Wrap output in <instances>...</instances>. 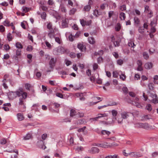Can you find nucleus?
Listing matches in <instances>:
<instances>
[{
	"mask_svg": "<svg viewBox=\"0 0 158 158\" xmlns=\"http://www.w3.org/2000/svg\"><path fill=\"white\" fill-rule=\"evenodd\" d=\"M16 95L20 97L19 98V105L23 106L24 108H25L24 102L27 96V93L22 90L16 91L15 92H11L10 94V96L11 98H14L16 97Z\"/></svg>",
	"mask_w": 158,
	"mask_h": 158,
	"instance_id": "f257e3e1",
	"label": "nucleus"
},
{
	"mask_svg": "<svg viewBox=\"0 0 158 158\" xmlns=\"http://www.w3.org/2000/svg\"><path fill=\"white\" fill-rule=\"evenodd\" d=\"M129 113L127 111H123L121 113V118H119L118 120L119 124H121L123 123V119H127L129 116Z\"/></svg>",
	"mask_w": 158,
	"mask_h": 158,
	"instance_id": "f03ea898",
	"label": "nucleus"
},
{
	"mask_svg": "<svg viewBox=\"0 0 158 158\" xmlns=\"http://www.w3.org/2000/svg\"><path fill=\"white\" fill-rule=\"evenodd\" d=\"M147 93L149 96L152 98L151 100V102L153 103L156 104L158 103V98L156 94L151 93L150 91H148Z\"/></svg>",
	"mask_w": 158,
	"mask_h": 158,
	"instance_id": "7ed1b4c3",
	"label": "nucleus"
},
{
	"mask_svg": "<svg viewBox=\"0 0 158 158\" xmlns=\"http://www.w3.org/2000/svg\"><path fill=\"white\" fill-rule=\"evenodd\" d=\"M65 49L63 47H60L55 48L53 51V53L56 55H59L65 52Z\"/></svg>",
	"mask_w": 158,
	"mask_h": 158,
	"instance_id": "20e7f679",
	"label": "nucleus"
},
{
	"mask_svg": "<svg viewBox=\"0 0 158 158\" xmlns=\"http://www.w3.org/2000/svg\"><path fill=\"white\" fill-rule=\"evenodd\" d=\"M108 115L106 113L99 114L97 115V116L95 118H91L90 119V120H92L93 121H97L98 119L102 117H106Z\"/></svg>",
	"mask_w": 158,
	"mask_h": 158,
	"instance_id": "39448f33",
	"label": "nucleus"
},
{
	"mask_svg": "<svg viewBox=\"0 0 158 158\" xmlns=\"http://www.w3.org/2000/svg\"><path fill=\"white\" fill-rule=\"evenodd\" d=\"M113 144H111V145H110V144L108 143H98L96 144L95 145L98 147H101L102 148H110L113 145Z\"/></svg>",
	"mask_w": 158,
	"mask_h": 158,
	"instance_id": "423d86ee",
	"label": "nucleus"
},
{
	"mask_svg": "<svg viewBox=\"0 0 158 158\" xmlns=\"http://www.w3.org/2000/svg\"><path fill=\"white\" fill-rule=\"evenodd\" d=\"M99 149L97 147H93L88 150V152L91 154H94L98 153Z\"/></svg>",
	"mask_w": 158,
	"mask_h": 158,
	"instance_id": "0eeeda50",
	"label": "nucleus"
},
{
	"mask_svg": "<svg viewBox=\"0 0 158 158\" xmlns=\"http://www.w3.org/2000/svg\"><path fill=\"white\" fill-rule=\"evenodd\" d=\"M77 48L79 49L81 52L85 51L86 47L85 45L84 44L82 43H79L77 44Z\"/></svg>",
	"mask_w": 158,
	"mask_h": 158,
	"instance_id": "6e6552de",
	"label": "nucleus"
},
{
	"mask_svg": "<svg viewBox=\"0 0 158 158\" xmlns=\"http://www.w3.org/2000/svg\"><path fill=\"white\" fill-rule=\"evenodd\" d=\"M130 155L131 157L138 158L142 156V155L139 152H133L130 153Z\"/></svg>",
	"mask_w": 158,
	"mask_h": 158,
	"instance_id": "1a4fd4ad",
	"label": "nucleus"
},
{
	"mask_svg": "<svg viewBox=\"0 0 158 158\" xmlns=\"http://www.w3.org/2000/svg\"><path fill=\"white\" fill-rule=\"evenodd\" d=\"M68 19L65 18H63L62 20L61 26L62 28H66L68 26Z\"/></svg>",
	"mask_w": 158,
	"mask_h": 158,
	"instance_id": "9d476101",
	"label": "nucleus"
},
{
	"mask_svg": "<svg viewBox=\"0 0 158 158\" xmlns=\"http://www.w3.org/2000/svg\"><path fill=\"white\" fill-rule=\"evenodd\" d=\"M78 112H77L74 109H72L70 111V116L71 117L77 118V114H78Z\"/></svg>",
	"mask_w": 158,
	"mask_h": 158,
	"instance_id": "9b49d317",
	"label": "nucleus"
},
{
	"mask_svg": "<svg viewBox=\"0 0 158 158\" xmlns=\"http://www.w3.org/2000/svg\"><path fill=\"white\" fill-rule=\"evenodd\" d=\"M56 58H52L50 60L49 64L50 65V67L52 68L54 65L55 63H56Z\"/></svg>",
	"mask_w": 158,
	"mask_h": 158,
	"instance_id": "f8f14e48",
	"label": "nucleus"
},
{
	"mask_svg": "<svg viewBox=\"0 0 158 158\" xmlns=\"http://www.w3.org/2000/svg\"><path fill=\"white\" fill-rule=\"evenodd\" d=\"M144 67L147 69H150L152 67V64L151 62L147 63L145 64Z\"/></svg>",
	"mask_w": 158,
	"mask_h": 158,
	"instance_id": "ddd939ff",
	"label": "nucleus"
},
{
	"mask_svg": "<svg viewBox=\"0 0 158 158\" xmlns=\"http://www.w3.org/2000/svg\"><path fill=\"white\" fill-rule=\"evenodd\" d=\"M18 119L19 121H22L24 119L23 114L22 113H19L17 114Z\"/></svg>",
	"mask_w": 158,
	"mask_h": 158,
	"instance_id": "4468645a",
	"label": "nucleus"
},
{
	"mask_svg": "<svg viewBox=\"0 0 158 158\" xmlns=\"http://www.w3.org/2000/svg\"><path fill=\"white\" fill-rule=\"evenodd\" d=\"M138 125L139 127H143L145 129H147L149 127L148 124L147 123H139L138 124Z\"/></svg>",
	"mask_w": 158,
	"mask_h": 158,
	"instance_id": "2eb2a0df",
	"label": "nucleus"
},
{
	"mask_svg": "<svg viewBox=\"0 0 158 158\" xmlns=\"http://www.w3.org/2000/svg\"><path fill=\"white\" fill-rule=\"evenodd\" d=\"M119 73L120 74L119 75L120 78L123 81L125 80L126 78V76L124 74V73H123L121 71H119Z\"/></svg>",
	"mask_w": 158,
	"mask_h": 158,
	"instance_id": "dca6fc26",
	"label": "nucleus"
},
{
	"mask_svg": "<svg viewBox=\"0 0 158 158\" xmlns=\"http://www.w3.org/2000/svg\"><path fill=\"white\" fill-rule=\"evenodd\" d=\"M128 45L129 47L133 48H134L136 46V45L135 44L133 41L131 40H130L129 41Z\"/></svg>",
	"mask_w": 158,
	"mask_h": 158,
	"instance_id": "f3484780",
	"label": "nucleus"
},
{
	"mask_svg": "<svg viewBox=\"0 0 158 158\" xmlns=\"http://www.w3.org/2000/svg\"><path fill=\"white\" fill-rule=\"evenodd\" d=\"M48 36L50 38H52L54 37V30H52L51 31H50L49 32L48 34Z\"/></svg>",
	"mask_w": 158,
	"mask_h": 158,
	"instance_id": "a211bd4d",
	"label": "nucleus"
},
{
	"mask_svg": "<svg viewBox=\"0 0 158 158\" xmlns=\"http://www.w3.org/2000/svg\"><path fill=\"white\" fill-rule=\"evenodd\" d=\"M32 134L31 133H28L24 137L23 139L25 140H28L32 138Z\"/></svg>",
	"mask_w": 158,
	"mask_h": 158,
	"instance_id": "6ab92c4d",
	"label": "nucleus"
},
{
	"mask_svg": "<svg viewBox=\"0 0 158 158\" xmlns=\"http://www.w3.org/2000/svg\"><path fill=\"white\" fill-rule=\"evenodd\" d=\"M89 42L91 44H94L95 43L94 38L92 37H89L88 39Z\"/></svg>",
	"mask_w": 158,
	"mask_h": 158,
	"instance_id": "aec40b11",
	"label": "nucleus"
},
{
	"mask_svg": "<svg viewBox=\"0 0 158 158\" xmlns=\"http://www.w3.org/2000/svg\"><path fill=\"white\" fill-rule=\"evenodd\" d=\"M157 20L156 18H154L151 23V25L152 27H155L157 24Z\"/></svg>",
	"mask_w": 158,
	"mask_h": 158,
	"instance_id": "412c9836",
	"label": "nucleus"
},
{
	"mask_svg": "<svg viewBox=\"0 0 158 158\" xmlns=\"http://www.w3.org/2000/svg\"><path fill=\"white\" fill-rule=\"evenodd\" d=\"M148 88L150 91H152L154 89V85L153 83H151L148 84Z\"/></svg>",
	"mask_w": 158,
	"mask_h": 158,
	"instance_id": "4be33fe9",
	"label": "nucleus"
},
{
	"mask_svg": "<svg viewBox=\"0 0 158 158\" xmlns=\"http://www.w3.org/2000/svg\"><path fill=\"white\" fill-rule=\"evenodd\" d=\"M134 21L135 25H139L140 23L139 19L137 17H135L134 19Z\"/></svg>",
	"mask_w": 158,
	"mask_h": 158,
	"instance_id": "5701e85b",
	"label": "nucleus"
},
{
	"mask_svg": "<svg viewBox=\"0 0 158 158\" xmlns=\"http://www.w3.org/2000/svg\"><path fill=\"white\" fill-rule=\"evenodd\" d=\"M76 96L77 97H80V99L81 101H84L85 100V98L83 97V93H77Z\"/></svg>",
	"mask_w": 158,
	"mask_h": 158,
	"instance_id": "b1692460",
	"label": "nucleus"
},
{
	"mask_svg": "<svg viewBox=\"0 0 158 158\" xmlns=\"http://www.w3.org/2000/svg\"><path fill=\"white\" fill-rule=\"evenodd\" d=\"M119 17L121 20H124L126 18L125 14L123 12H121L119 15Z\"/></svg>",
	"mask_w": 158,
	"mask_h": 158,
	"instance_id": "393cba45",
	"label": "nucleus"
},
{
	"mask_svg": "<svg viewBox=\"0 0 158 158\" xmlns=\"http://www.w3.org/2000/svg\"><path fill=\"white\" fill-rule=\"evenodd\" d=\"M145 109L148 111H150L152 110V106L150 104H148L146 105Z\"/></svg>",
	"mask_w": 158,
	"mask_h": 158,
	"instance_id": "a878e982",
	"label": "nucleus"
},
{
	"mask_svg": "<svg viewBox=\"0 0 158 158\" xmlns=\"http://www.w3.org/2000/svg\"><path fill=\"white\" fill-rule=\"evenodd\" d=\"M152 158H156L158 156V152H154L151 154Z\"/></svg>",
	"mask_w": 158,
	"mask_h": 158,
	"instance_id": "bb28decb",
	"label": "nucleus"
},
{
	"mask_svg": "<svg viewBox=\"0 0 158 158\" xmlns=\"http://www.w3.org/2000/svg\"><path fill=\"white\" fill-rule=\"evenodd\" d=\"M60 9L61 11L63 12L66 13L67 11L65 7L63 5H60Z\"/></svg>",
	"mask_w": 158,
	"mask_h": 158,
	"instance_id": "cd10ccee",
	"label": "nucleus"
},
{
	"mask_svg": "<svg viewBox=\"0 0 158 158\" xmlns=\"http://www.w3.org/2000/svg\"><path fill=\"white\" fill-rule=\"evenodd\" d=\"M55 40L56 42L57 43L59 44H61L62 42L61 40L58 37H55Z\"/></svg>",
	"mask_w": 158,
	"mask_h": 158,
	"instance_id": "c85d7f7f",
	"label": "nucleus"
},
{
	"mask_svg": "<svg viewBox=\"0 0 158 158\" xmlns=\"http://www.w3.org/2000/svg\"><path fill=\"white\" fill-rule=\"evenodd\" d=\"M101 133L103 135H109L110 134V132L109 131H107L106 130H102L101 131Z\"/></svg>",
	"mask_w": 158,
	"mask_h": 158,
	"instance_id": "c756f323",
	"label": "nucleus"
},
{
	"mask_svg": "<svg viewBox=\"0 0 158 158\" xmlns=\"http://www.w3.org/2000/svg\"><path fill=\"white\" fill-rule=\"evenodd\" d=\"M99 102V101L97 102H88L87 103V105L89 106H91L93 105H94L96 104L97 103H98Z\"/></svg>",
	"mask_w": 158,
	"mask_h": 158,
	"instance_id": "7c9ffc66",
	"label": "nucleus"
},
{
	"mask_svg": "<svg viewBox=\"0 0 158 158\" xmlns=\"http://www.w3.org/2000/svg\"><path fill=\"white\" fill-rule=\"evenodd\" d=\"M47 27L49 30V31H51L52 30H54L52 28V23H49L48 24Z\"/></svg>",
	"mask_w": 158,
	"mask_h": 158,
	"instance_id": "2f4dec72",
	"label": "nucleus"
},
{
	"mask_svg": "<svg viewBox=\"0 0 158 158\" xmlns=\"http://www.w3.org/2000/svg\"><path fill=\"white\" fill-rule=\"evenodd\" d=\"M124 63V61L122 59H118L117 60V63L118 65H122Z\"/></svg>",
	"mask_w": 158,
	"mask_h": 158,
	"instance_id": "473e14b6",
	"label": "nucleus"
},
{
	"mask_svg": "<svg viewBox=\"0 0 158 158\" xmlns=\"http://www.w3.org/2000/svg\"><path fill=\"white\" fill-rule=\"evenodd\" d=\"M119 156L118 155H114L113 156H106L105 158H119Z\"/></svg>",
	"mask_w": 158,
	"mask_h": 158,
	"instance_id": "72a5a7b5",
	"label": "nucleus"
},
{
	"mask_svg": "<svg viewBox=\"0 0 158 158\" xmlns=\"http://www.w3.org/2000/svg\"><path fill=\"white\" fill-rule=\"evenodd\" d=\"M121 28V26L119 23H118L115 27V29L117 31H119Z\"/></svg>",
	"mask_w": 158,
	"mask_h": 158,
	"instance_id": "f704fd0d",
	"label": "nucleus"
},
{
	"mask_svg": "<svg viewBox=\"0 0 158 158\" xmlns=\"http://www.w3.org/2000/svg\"><path fill=\"white\" fill-rule=\"evenodd\" d=\"M85 123H86L85 119H81L78 121L77 123L79 124H83Z\"/></svg>",
	"mask_w": 158,
	"mask_h": 158,
	"instance_id": "c9c22d12",
	"label": "nucleus"
},
{
	"mask_svg": "<svg viewBox=\"0 0 158 158\" xmlns=\"http://www.w3.org/2000/svg\"><path fill=\"white\" fill-rule=\"evenodd\" d=\"M91 8V6L89 5H87L85 6L84 8V10L88 11H89Z\"/></svg>",
	"mask_w": 158,
	"mask_h": 158,
	"instance_id": "e433bc0d",
	"label": "nucleus"
},
{
	"mask_svg": "<svg viewBox=\"0 0 158 158\" xmlns=\"http://www.w3.org/2000/svg\"><path fill=\"white\" fill-rule=\"evenodd\" d=\"M15 46L16 48H19L22 49L23 48V46L19 42L16 43Z\"/></svg>",
	"mask_w": 158,
	"mask_h": 158,
	"instance_id": "4c0bfd02",
	"label": "nucleus"
},
{
	"mask_svg": "<svg viewBox=\"0 0 158 158\" xmlns=\"http://www.w3.org/2000/svg\"><path fill=\"white\" fill-rule=\"evenodd\" d=\"M0 143L2 145L5 144L6 143V140L5 138H3L0 140Z\"/></svg>",
	"mask_w": 158,
	"mask_h": 158,
	"instance_id": "58836bf2",
	"label": "nucleus"
},
{
	"mask_svg": "<svg viewBox=\"0 0 158 158\" xmlns=\"http://www.w3.org/2000/svg\"><path fill=\"white\" fill-rule=\"evenodd\" d=\"M144 58L145 59H148L149 58V56L148 53L146 52H144L143 54Z\"/></svg>",
	"mask_w": 158,
	"mask_h": 158,
	"instance_id": "ea45409f",
	"label": "nucleus"
},
{
	"mask_svg": "<svg viewBox=\"0 0 158 158\" xmlns=\"http://www.w3.org/2000/svg\"><path fill=\"white\" fill-rule=\"evenodd\" d=\"M150 10H151L149 8V7L148 6H145L144 11L146 13L148 14L149 12V11Z\"/></svg>",
	"mask_w": 158,
	"mask_h": 158,
	"instance_id": "a19ab883",
	"label": "nucleus"
},
{
	"mask_svg": "<svg viewBox=\"0 0 158 158\" xmlns=\"http://www.w3.org/2000/svg\"><path fill=\"white\" fill-rule=\"evenodd\" d=\"M76 11V9L75 8H73L69 12V14L70 15H73Z\"/></svg>",
	"mask_w": 158,
	"mask_h": 158,
	"instance_id": "79ce46f5",
	"label": "nucleus"
},
{
	"mask_svg": "<svg viewBox=\"0 0 158 158\" xmlns=\"http://www.w3.org/2000/svg\"><path fill=\"white\" fill-rule=\"evenodd\" d=\"M80 21L81 24L83 27L85 26V20L84 19H80Z\"/></svg>",
	"mask_w": 158,
	"mask_h": 158,
	"instance_id": "37998d69",
	"label": "nucleus"
},
{
	"mask_svg": "<svg viewBox=\"0 0 158 158\" xmlns=\"http://www.w3.org/2000/svg\"><path fill=\"white\" fill-rule=\"evenodd\" d=\"M64 62L67 66H68L72 64V62L67 59H65V60Z\"/></svg>",
	"mask_w": 158,
	"mask_h": 158,
	"instance_id": "c03bdc74",
	"label": "nucleus"
},
{
	"mask_svg": "<svg viewBox=\"0 0 158 158\" xmlns=\"http://www.w3.org/2000/svg\"><path fill=\"white\" fill-rule=\"evenodd\" d=\"M3 24L6 26H9L10 25L9 21L6 20L4 21L3 22Z\"/></svg>",
	"mask_w": 158,
	"mask_h": 158,
	"instance_id": "a18cd8bd",
	"label": "nucleus"
},
{
	"mask_svg": "<svg viewBox=\"0 0 158 158\" xmlns=\"http://www.w3.org/2000/svg\"><path fill=\"white\" fill-rule=\"evenodd\" d=\"M144 28L143 27H139L138 29L139 32L140 33H143L144 32Z\"/></svg>",
	"mask_w": 158,
	"mask_h": 158,
	"instance_id": "49530a36",
	"label": "nucleus"
},
{
	"mask_svg": "<svg viewBox=\"0 0 158 158\" xmlns=\"http://www.w3.org/2000/svg\"><path fill=\"white\" fill-rule=\"evenodd\" d=\"M7 38L9 41L11 40L12 39V36L10 33H9L7 35Z\"/></svg>",
	"mask_w": 158,
	"mask_h": 158,
	"instance_id": "de8ad7c7",
	"label": "nucleus"
},
{
	"mask_svg": "<svg viewBox=\"0 0 158 158\" xmlns=\"http://www.w3.org/2000/svg\"><path fill=\"white\" fill-rule=\"evenodd\" d=\"M42 18L45 20L46 17V14L45 12H44L41 14Z\"/></svg>",
	"mask_w": 158,
	"mask_h": 158,
	"instance_id": "09e8293b",
	"label": "nucleus"
},
{
	"mask_svg": "<svg viewBox=\"0 0 158 158\" xmlns=\"http://www.w3.org/2000/svg\"><path fill=\"white\" fill-rule=\"evenodd\" d=\"M75 149L76 151L79 152L80 151H82L83 149V148L81 146L77 147Z\"/></svg>",
	"mask_w": 158,
	"mask_h": 158,
	"instance_id": "8fccbe9b",
	"label": "nucleus"
},
{
	"mask_svg": "<svg viewBox=\"0 0 158 158\" xmlns=\"http://www.w3.org/2000/svg\"><path fill=\"white\" fill-rule=\"evenodd\" d=\"M118 73L116 71H114L113 73V77L117 78L118 76Z\"/></svg>",
	"mask_w": 158,
	"mask_h": 158,
	"instance_id": "3c124183",
	"label": "nucleus"
},
{
	"mask_svg": "<svg viewBox=\"0 0 158 158\" xmlns=\"http://www.w3.org/2000/svg\"><path fill=\"white\" fill-rule=\"evenodd\" d=\"M112 115L114 117H115L117 116L118 113L116 110H113L111 111Z\"/></svg>",
	"mask_w": 158,
	"mask_h": 158,
	"instance_id": "603ef678",
	"label": "nucleus"
},
{
	"mask_svg": "<svg viewBox=\"0 0 158 158\" xmlns=\"http://www.w3.org/2000/svg\"><path fill=\"white\" fill-rule=\"evenodd\" d=\"M92 20H89L87 21L85 20V26H89L92 23Z\"/></svg>",
	"mask_w": 158,
	"mask_h": 158,
	"instance_id": "864d4df0",
	"label": "nucleus"
},
{
	"mask_svg": "<svg viewBox=\"0 0 158 158\" xmlns=\"http://www.w3.org/2000/svg\"><path fill=\"white\" fill-rule=\"evenodd\" d=\"M74 38L72 34H70L69 36V40L70 41H73L74 40L73 38Z\"/></svg>",
	"mask_w": 158,
	"mask_h": 158,
	"instance_id": "5fc2aeb1",
	"label": "nucleus"
},
{
	"mask_svg": "<svg viewBox=\"0 0 158 158\" xmlns=\"http://www.w3.org/2000/svg\"><path fill=\"white\" fill-rule=\"evenodd\" d=\"M48 136L47 134L46 133L43 134L41 136V138L43 140H44L46 139Z\"/></svg>",
	"mask_w": 158,
	"mask_h": 158,
	"instance_id": "6e6d98bb",
	"label": "nucleus"
},
{
	"mask_svg": "<svg viewBox=\"0 0 158 158\" xmlns=\"http://www.w3.org/2000/svg\"><path fill=\"white\" fill-rule=\"evenodd\" d=\"M56 96L58 97H59L60 98H63V94H61L59 93H57L56 94Z\"/></svg>",
	"mask_w": 158,
	"mask_h": 158,
	"instance_id": "4d7b16f0",
	"label": "nucleus"
},
{
	"mask_svg": "<svg viewBox=\"0 0 158 158\" xmlns=\"http://www.w3.org/2000/svg\"><path fill=\"white\" fill-rule=\"evenodd\" d=\"M120 9L122 11L125 10L126 9V6L125 5H123L120 6Z\"/></svg>",
	"mask_w": 158,
	"mask_h": 158,
	"instance_id": "13d9d810",
	"label": "nucleus"
},
{
	"mask_svg": "<svg viewBox=\"0 0 158 158\" xmlns=\"http://www.w3.org/2000/svg\"><path fill=\"white\" fill-rule=\"evenodd\" d=\"M106 6H107V5L106 3H103L100 6L101 9L102 10L104 9Z\"/></svg>",
	"mask_w": 158,
	"mask_h": 158,
	"instance_id": "bf43d9fd",
	"label": "nucleus"
},
{
	"mask_svg": "<svg viewBox=\"0 0 158 158\" xmlns=\"http://www.w3.org/2000/svg\"><path fill=\"white\" fill-rule=\"evenodd\" d=\"M98 65L96 63H94L93 65V69L94 70H95L98 69Z\"/></svg>",
	"mask_w": 158,
	"mask_h": 158,
	"instance_id": "052dcab7",
	"label": "nucleus"
},
{
	"mask_svg": "<svg viewBox=\"0 0 158 158\" xmlns=\"http://www.w3.org/2000/svg\"><path fill=\"white\" fill-rule=\"evenodd\" d=\"M9 77V75L8 74H5L4 75V78L2 80V82H6V78H8Z\"/></svg>",
	"mask_w": 158,
	"mask_h": 158,
	"instance_id": "680f3d73",
	"label": "nucleus"
},
{
	"mask_svg": "<svg viewBox=\"0 0 158 158\" xmlns=\"http://www.w3.org/2000/svg\"><path fill=\"white\" fill-rule=\"evenodd\" d=\"M123 90L125 93H127L128 91V90L127 87H124L123 88Z\"/></svg>",
	"mask_w": 158,
	"mask_h": 158,
	"instance_id": "e2e57ef3",
	"label": "nucleus"
},
{
	"mask_svg": "<svg viewBox=\"0 0 158 158\" xmlns=\"http://www.w3.org/2000/svg\"><path fill=\"white\" fill-rule=\"evenodd\" d=\"M113 55L115 57V58L116 59H117L118 58V54L115 52H113Z\"/></svg>",
	"mask_w": 158,
	"mask_h": 158,
	"instance_id": "0e129e2a",
	"label": "nucleus"
},
{
	"mask_svg": "<svg viewBox=\"0 0 158 158\" xmlns=\"http://www.w3.org/2000/svg\"><path fill=\"white\" fill-rule=\"evenodd\" d=\"M133 101H132V102L134 103H135V102H138L139 101V98H138L137 97H136V96L134 97L133 98Z\"/></svg>",
	"mask_w": 158,
	"mask_h": 158,
	"instance_id": "69168bd1",
	"label": "nucleus"
},
{
	"mask_svg": "<svg viewBox=\"0 0 158 158\" xmlns=\"http://www.w3.org/2000/svg\"><path fill=\"white\" fill-rule=\"evenodd\" d=\"M77 118H81L83 117L84 116V114L83 113H78V114H77Z\"/></svg>",
	"mask_w": 158,
	"mask_h": 158,
	"instance_id": "338daca9",
	"label": "nucleus"
},
{
	"mask_svg": "<svg viewBox=\"0 0 158 158\" xmlns=\"http://www.w3.org/2000/svg\"><path fill=\"white\" fill-rule=\"evenodd\" d=\"M153 79H154V83L155 84H158L156 82V80H158V75H155L154 76V78H153Z\"/></svg>",
	"mask_w": 158,
	"mask_h": 158,
	"instance_id": "774afa93",
	"label": "nucleus"
}]
</instances>
